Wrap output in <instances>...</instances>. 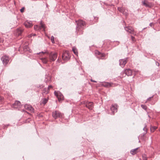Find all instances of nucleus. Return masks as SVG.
Wrapping results in <instances>:
<instances>
[{
    "label": "nucleus",
    "mask_w": 160,
    "mask_h": 160,
    "mask_svg": "<svg viewBox=\"0 0 160 160\" xmlns=\"http://www.w3.org/2000/svg\"><path fill=\"white\" fill-rule=\"evenodd\" d=\"M157 128L156 126H152L150 128V130L152 132H153Z\"/></svg>",
    "instance_id": "a878e982"
},
{
    "label": "nucleus",
    "mask_w": 160,
    "mask_h": 160,
    "mask_svg": "<svg viewBox=\"0 0 160 160\" xmlns=\"http://www.w3.org/2000/svg\"><path fill=\"white\" fill-rule=\"evenodd\" d=\"M156 65L157 66H159V63L158 62H156Z\"/></svg>",
    "instance_id": "f704fd0d"
},
{
    "label": "nucleus",
    "mask_w": 160,
    "mask_h": 160,
    "mask_svg": "<svg viewBox=\"0 0 160 160\" xmlns=\"http://www.w3.org/2000/svg\"><path fill=\"white\" fill-rule=\"evenodd\" d=\"M86 106L90 109H92L93 107V104L92 102H87L86 104Z\"/></svg>",
    "instance_id": "2eb2a0df"
},
{
    "label": "nucleus",
    "mask_w": 160,
    "mask_h": 160,
    "mask_svg": "<svg viewBox=\"0 0 160 160\" xmlns=\"http://www.w3.org/2000/svg\"><path fill=\"white\" fill-rule=\"evenodd\" d=\"M62 57L63 60L65 61H68L70 58V55L68 52L66 51L63 52Z\"/></svg>",
    "instance_id": "0eeeda50"
},
{
    "label": "nucleus",
    "mask_w": 160,
    "mask_h": 160,
    "mask_svg": "<svg viewBox=\"0 0 160 160\" xmlns=\"http://www.w3.org/2000/svg\"><path fill=\"white\" fill-rule=\"evenodd\" d=\"M34 29L36 30L40 31L42 29L44 31H45V24L42 22V21H41L40 25L38 26L37 25H35L34 27Z\"/></svg>",
    "instance_id": "f03ea898"
},
{
    "label": "nucleus",
    "mask_w": 160,
    "mask_h": 160,
    "mask_svg": "<svg viewBox=\"0 0 160 160\" xmlns=\"http://www.w3.org/2000/svg\"><path fill=\"white\" fill-rule=\"evenodd\" d=\"M25 9V8L24 7H22L21 9H20V12H24V10Z\"/></svg>",
    "instance_id": "2f4dec72"
},
{
    "label": "nucleus",
    "mask_w": 160,
    "mask_h": 160,
    "mask_svg": "<svg viewBox=\"0 0 160 160\" xmlns=\"http://www.w3.org/2000/svg\"><path fill=\"white\" fill-rule=\"evenodd\" d=\"M13 105L14 108H20L21 106V104L19 101H17L13 104Z\"/></svg>",
    "instance_id": "4468645a"
},
{
    "label": "nucleus",
    "mask_w": 160,
    "mask_h": 160,
    "mask_svg": "<svg viewBox=\"0 0 160 160\" xmlns=\"http://www.w3.org/2000/svg\"><path fill=\"white\" fill-rule=\"evenodd\" d=\"M124 72L125 74L128 76H131L132 74V71L129 69H126Z\"/></svg>",
    "instance_id": "f3484780"
},
{
    "label": "nucleus",
    "mask_w": 160,
    "mask_h": 160,
    "mask_svg": "<svg viewBox=\"0 0 160 160\" xmlns=\"http://www.w3.org/2000/svg\"><path fill=\"white\" fill-rule=\"evenodd\" d=\"M118 11H119L120 12L123 13V9L122 8H118Z\"/></svg>",
    "instance_id": "cd10ccee"
},
{
    "label": "nucleus",
    "mask_w": 160,
    "mask_h": 160,
    "mask_svg": "<svg viewBox=\"0 0 160 160\" xmlns=\"http://www.w3.org/2000/svg\"><path fill=\"white\" fill-rule=\"evenodd\" d=\"M54 37L53 36H52L51 37V40H54Z\"/></svg>",
    "instance_id": "e433bc0d"
},
{
    "label": "nucleus",
    "mask_w": 160,
    "mask_h": 160,
    "mask_svg": "<svg viewBox=\"0 0 160 160\" xmlns=\"http://www.w3.org/2000/svg\"><path fill=\"white\" fill-rule=\"evenodd\" d=\"M47 51L46 50H45L44 51H42L41 52H40L39 53H37V54H39V53H42L43 54H44V53H47Z\"/></svg>",
    "instance_id": "7c9ffc66"
},
{
    "label": "nucleus",
    "mask_w": 160,
    "mask_h": 160,
    "mask_svg": "<svg viewBox=\"0 0 160 160\" xmlns=\"http://www.w3.org/2000/svg\"><path fill=\"white\" fill-rule=\"evenodd\" d=\"M3 99V97L0 96V101H2Z\"/></svg>",
    "instance_id": "72a5a7b5"
},
{
    "label": "nucleus",
    "mask_w": 160,
    "mask_h": 160,
    "mask_svg": "<svg viewBox=\"0 0 160 160\" xmlns=\"http://www.w3.org/2000/svg\"><path fill=\"white\" fill-rule=\"evenodd\" d=\"M72 51H73L74 53L77 56H78V51L76 48L75 47H73L72 48Z\"/></svg>",
    "instance_id": "b1692460"
},
{
    "label": "nucleus",
    "mask_w": 160,
    "mask_h": 160,
    "mask_svg": "<svg viewBox=\"0 0 160 160\" xmlns=\"http://www.w3.org/2000/svg\"><path fill=\"white\" fill-rule=\"evenodd\" d=\"M52 116L53 118L56 119L58 118H62L63 114L58 111H55L52 112Z\"/></svg>",
    "instance_id": "20e7f679"
},
{
    "label": "nucleus",
    "mask_w": 160,
    "mask_h": 160,
    "mask_svg": "<svg viewBox=\"0 0 160 160\" xmlns=\"http://www.w3.org/2000/svg\"><path fill=\"white\" fill-rule=\"evenodd\" d=\"M25 26L28 28H30L32 26V23L31 21H26L24 23Z\"/></svg>",
    "instance_id": "ddd939ff"
},
{
    "label": "nucleus",
    "mask_w": 160,
    "mask_h": 160,
    "mask_svg": "<svg viewBox=\"0 0 160 160\" xmlns=\"http://www.w3.org/2000/svg\"><path fill=\"white\" fill-rule=\"evenodd\" d=\"M24 108L25 109L30 111L31 112H34V109L30 105H25Z\"/></svg>",
    "instance_id": "f8f14e48"
},
{
    "label": "nucleus",
    "mask_w": 160,
    "mask_h": 160,
    "mask_svg": "<svg viewBox=\"0 0 160 160\" xmlns=\"http://www.w3.org/2000/svg\"><path fill=\"white\" fill-rule=\"evenodd\" d=\"M152 23H150L149 24V25H150L151 27H152Z\"/></svg>",
    "instance_id": "ea45409f"
},
{
    "label": "nucleus",
    "mask_w": 160,
    "mask_h": 160,
    "mask_svg": "<svg viewBox=\"0 0 160 160\" xmlns=\"http://www.w3.org/2000/svg\"><path fill=\"white\" fill-rule=\"evenodd\" d=\"M36 35V34H35L32 33V34L29 35L28 36V38H30L32 37V36H35Z\"/></svg>",
    "instance_id": "c756f323"
},
{
    "label": "nucleus",
    "mask_w": 160,
    "mask_h": 160,
    "mask_svg": "<svg viewBox=\"0 0 160 160\" xmlns=\"http://www.w3.org/2000/svg\"><path fill=\"white\" fill-rule=\"evenodd\" d=\"M48 97L46 98H43L42 100V102L40 103L41 104L45 105L48 102Z\"/></svg>",
    "instance_id": "6ab92c4d"
},
{
    "label": "nucleus",
    "mask_w": 160,
    "mask_h": 160,
    "mask_svg": "<svg viewBox=\"0 0 160 160\" xmlns=\"http://www.w3.org/2000/svg\"><path fill=\"white\" fill-rule=\"evenodd\" d=\"M41 59L44 64H46L48 61V60L47 58H41Z\"/></svg>",
    "instance_id": "4be33fe9"
},
{
    "label": "nucleus",
    "mask_w": 160,
    "mask_h": 160,
    "mask_svg": "<svg viewBox=\"0 0 160 160\" xmlns=\"http://www.w3.org/2000/svg\"><path fill=\"white\" fill-rule=\"evenodd\" d=\"M91 81L92 82H97L95 80H93L92 79H91Z\"/></svg>",
    "instance_id": "4c0bfd02"
},
{
    "label": "nucleus",
    "mask_w": 160,
    "mask_h": 160,
    "mask_svg": "<svg viewBox=\"0 0 160 160\" xmlns=\"http://www.w3.org/2000/svg\"><path fill=\"white\" fill-rule=\"evenodd\" d=\"M143 130L145 131L147 130V129L145 128V127H144V128H143Z\"/></svg>",
    "instance_id": "a19ab883"
},
{
    "label": "nucleus",
    "mask_w": 160,
    "mask_h": 160,
    "mask_svg": "<svg viewBox=\"0 0 160 160\" xmlns=\"http://www.w3.org/2000/svg\"><path fill=\"white\" fill-rule=\"evenodd\" d=\"M142 160H147V158L145 154L142 155Z\"/></svg>",
    "instance_id": "c85d7f7f"
},
{
    "label": "nucleus",
    "mask_w": 160,
    "mask_h": 160,
    "mask_svg": "<svg viewBox=\"0 0 160 160\" xmlns=\"http://www.w3.org/2000/svg\"><path fill=\"white\" fill-rule=\"evenodd\" d=\"M23 50L24 52L29 51V48L27 45H25L23 48Z\"/></svg>",
    "instance_id": "393cba45"
},
{
    "label": "nucleus",
    "mask_w": 160,
    "mask_h": 160,
    "mask_svg": "<svg viewBox=\"0 0 160 160\" xmlns=\"http://www.w3.org/2000/svg\"><path fill=\"white\" fill-rule=\"evenodd\" d=\"M57 61H59L58 59V60H57Z\"/></svg>",
    "instance_id": "c03bdc74"
},
{
    "label": "nucleus",
    "mask_w": 160,
    "mask_h": 160,
    "mask_svg": "<svg viewBox=\"0 0 160 160\" xmlns=\"http://www.w3.org/2000/svg\"><path fill=\"white\" fill-rule=\"evenodd\" d=\"M95 53L96 55H100L101 57H104L105 56V54L103 53H101L98 50H96L95 51Z\"/></svg>",
    "instance_id": "aec40b11"
},
{
    "label": "nucleus",
    "mask_w": 160,
    "mask_h": 160,
    "mask_svg": "<svg viewBox=\"0 0 160 160\" xmlns=\"http://www.w3.org/2000/svg\"><path fill=\"white\" fill-rule=\"evenodd\" d=\"M125 30L129 33L135 35L136 34V32L135 31L134 29L130 26H128L124 27Z\"/></svg>",
    "instance_id": "7ed1b4c3"
},
{
    "label": "nucleus",
    "mask_w": 160,
    "mask_h": 160,
    "mask_svg": "<svg viewBox=\"0 0 160 160\" xmlns=\"http://www.w3.org/2000/svg\"><path fill=\"white\" fill-rule=\"evenodd\" d=\"M1 59L4 65H6V64L9 62V61L8 57L6 55H4L2 56L1 58Z\"/></svg>",
    "instance_id": "1a4fd4ad"
},
{
    "label": "nucleus",
    "mask_w": 160,
    "mask_h": 160,
    "mask_svg": "<svg viewBox=\"0 0 160 160\" xmlns=\"http://www.w3.org/2000/svg\"><path fill=\"white\" fill-rule=\"evenodd\" d=\"M77 22V26L76 27V32L78 35L82 34L83 33V30L84 26L85 25V22L82 20H79Z\"/></svg>",
    "instance_id": "f257e3e1"
},
{
    "label": "nucleus",
    "mask_w": 160,
    "mask_h": 160,
    "mask_svg": "<svg viewBox=\"0 0 160 160\" xmlns=\"http://www.w3.org/2000/svg\"><path fill=\"white\" fill-rule=\"evenodd\" d=\"M49 91L48 88H44L43 89L42 94H46L48 93Z\"/></svg>",
    "instance_id": "412c9836"
},
{
    "label": "nucleus",
    "mask_w": 160,
    "mask_h": 160,
    "mask_svg": "<svg viewBox=\"0 0 160 160\" xmlns=\"http://www.w3.org/2000/svg\"><path fill=\"white\" fill-rule=\"evenodd\" d=\"M111 110L112 111V114H114V113L116 112L117 111V106L116 104L112 105L111 108Z\"/></svg>",
    "instance_id": "9b49d317"
},
{
    "label": "nucleus",
    "mask_w": 160,
    "mask_h": 160,
    "mask_svg": "<svg viewBox=\"0 0 160 160\" xmlns=\"http://www.w3.org/2000/svg\"><path fill=\"white\" fill-rule=\"evenodd\" d=\"M131 38H132V40H133L134 38V37L132 36H131Z\"/></svg>",
    "instance_id": "79ce46f5"
},
{
    "label": "nucleus",
    "mask_w": 160,
    "mask_h": 160,
    "mask_svg": "<svg viewBox=\"0 0 160 160\" xmlns=\"http://www.w3.org/2000/svg\"><path fill=\"white\" fill-rule=\"evenodd\" d=\"M141 107L144 110H146L147 109V107L145 105L142 104L141 105Z\"/></svg>",
    "instance_id": "bb28decb"
},
{
    "label": "nucleus",
    "mask_w": 160,
    "mask_h": 160,
    "mask_svg": "<svg viewBox=\"0 0 160 160\" xmlns=\"http://www.w3.org/2000/svg\"><path fill=\"white\" fill-rule=\"evenodd\" d=\"M94 19L96 20V22H97L98 19V18L97 17H96L94 18Z\"/></svg>",
    "instance_id": "c9c22d12"
},
{
    "label": "nucleus",
    "mask_w": 160,
    "mask_h": 160,
    "mask_svg": "<svg viewBox=\"0 0 160 160\" xmlns=\"http://www.w3.org/2000/svg\"><path fill=\"white\" fill-rule=\"evenodd\" d=\"M57 57V54L56 53L51 52L49 55V61L51 62L54 61Z\"/></svg>",
    "instance_id": "6e6552de"
},
{
    "label": "nucleus",
    "mask_w": 160,
    "mask_h": 160,
    "mask_svg": "<svg viewBox=\"0 0 160 160\" xmlns=\"http://www.w3.org/2000/svg\"><path fill=\"white\" fill-rule=\"evenodd\" d=\"M52 88V86L51 85H50V86H49L48 87V89H49L50 88Z\"/></svg>",
    "instance_id": "58836bf2"
},
{
    "label": "nucleus",
    "mask_w": 160,
    "mask_h": 160,
    "mask_svg": "<svg viewBox=\"0 0 160 160\" xmlns=\"http://www.w3.org/2000/svg\"><path fill=\"white\" fill-rule=\"evenodd\" d=\"M52 41V43H54L55 42V41L53 40V41Z\"/></svg>",
    "instance_id": "37998d69"
},
{
    "label": "nucleus",
    "mask_w": 160,
    "mask_h": 160,
    "mask_svg": "<svg viewBox=\"0 0 160 160\" xmlns=\"http://www.w3.org/2000/svg\"><path fill=\"white\" fill-rule=\"evenodd\" d=\"M128 58L119 60V65L122 68L124 67L127 62Z\"/></svg>",
    "instance_id": "9d476101"
},
{
    "label": "nucleus",
    "mask_w": 160,
    "mask_h": 160,
    "mask_svg": "<svg viewBox=\"0 0 160 160\" xmlns=\"http://www.w3.org/2000/svg\"><path fill=\"white\" fill-rule=\"evenodd\" d=\"M138 148H137L135 149L132 150L131 151V153L132 155H134L137 152V150Z\"/></svg>",
    "instance_id": "5701e85b"
},
{
    "label": "nucleus",
    "mask_w": 160,
    "mask_h": 160,
    "mask_svg": "<svg viewBox=\"0 0 160 160\" xmlns=\"http://www.w3.org/2000/svg\"><path fill=\"white\" fill-rule=\"evenodd\" d=\"M54 93L55 95L58 98L59 102L61 101L63 99V96L60 92L55 91Z\"/></svg>",
    "instance_id": "39448f33"
},
{
    "label": "nucleus",
    "mask_w": 160,
    "mask_h": 160,
    "mask_svg": "<svg viewBox=\"0 0 160 160\" xmlns=\"http://www.w3.org/2000/svg\"><path fill=\"white\" fill-rule=\"evenodd\" d=\"M102 85L106 88H109L110 87H113L117 86V84L112 82H104L103 83Z\"/></svg>",
    "instance_id": "423d86ee"
},
{
    "label": "nucleus",
    "mask_w": 160,
    "mask_h": 160,
    "mask_svg": "<svg viewBox=\"0 0 160 160\" xmlns=\"http://www.w3.org/2000/svg\"><path fill=\"white\" fill-rule=\"evenodd\" d=\"M23 31V30L21 28H19L17 29L15 31L14 34L16 35L19 36L20 35Z\"/></svg>",
    "instance_id": "dca6fc26"
},
{
    "label": "nucleus",
    "mask_w": 160,
    "mask_h": 160,
    "mask_svg": "<svg viewBox=\"0 0 160 160\" xmlns=\"http://www.w3.org/2000/svg\"><path fill=\"white\" fill-rule=\"evenodd\" d=\"M153 96H152L151 97H150L148 98L147 100V101H150L151 100V99L152 98H153Z\"/></svg>",
    "instance_id": "473e14b6"
},
{
    "label": "nucleus",
    "mask_w": 160,
    "mask_h": 160,
    "mask_svg": "<svg viewBox=\"0 0 160 160\" xmlns=\"http://www.w3.org/2000/svg\"><path fill=\"white\" fill-rule=\"evenodd\" d=\"M142 4L147 7L150 8L151 7L152 5L151 3L148 2H145V1H143L142 2Z\"/></svg>",
    "instance_id": "a211bd4d"
}]
</instances>
